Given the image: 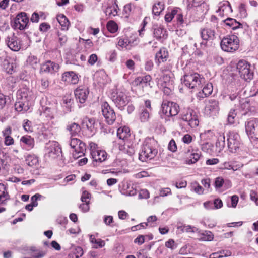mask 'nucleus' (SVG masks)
<instances>
[{"mask_svg":"<svg viewBox=\"0 0 258 258\" xmlns=\"http://www.w3.org/2000/svg\"><path fill=\"white\" fill-rule=\"evenodd\" d=\"M157 154V142L152 138H146L141 146L139 154V160L142 162H147L154 159Z\"/></svg>","mask_w":258,"mask_h":258,"instance_id":"obj_1","label":"nucleus"},{"mask_svg":"<svg viewBox=\"0 0 258 258\" xmlns=\"http://www.w3.org/2000/svg\"><path fill=\"white\" fill-rule=\"evenodd\" d=\"M181 81L187 88L199 90L202 87L205 79L198 73H192L184 75Z\"/></svg>","mask_w":258,"mask_h":258,"instance_id":"obj_2","label":"nucleus"},{"mask_svg":"<svg viewBox=\"0 0 258 258\" xmlns=\"http://www.w3.org/2000/svg\"><path fill=\"white\" fill-rule=\"evenodd\" d=\"M220 45L222 49L225 51H234L239 46L238 38L234 35L227 36L222 39Z\"/></svg>","mask_w":258,"mask_h":258,"instance_id":"obj_3","label":"nucleus"},{"mask_svg":"<svg viewBox=\"0 0 258 258\" xmlns=\"http://www.w3.org/2000/svg\"><path fill=\"white\" fill-rule=\"evenodd\" d=\"M237 70L240 77L245 81L251 80L253 78V72L251 66L244 60H240L237 64Z\"/></svg>","mask_w":258,"mask_h":258,"instance_id":"obj_4","label":"nucleus"},{"mask_svg":"<svg viewBox=\"0 0 258 258\" xmlns=\"http://www.w3.org/2000/svg\"><path fill=\"white\" fill-rule=\"evenodd\" d=\"M181 119L183 121L187 122V124L192 128L197 127L199 123L198 116L197 112L191 108H185L181 113Z\"/></svg>","mask_w":258,"mask_h":258,"instance_id":"obj_5","label":"nucleus"},{"mask_svg":"<svg viewBox=\"0 0 258 258\" xmlns=\"http://www.w3.org/2000/svg\"><path fill=\"white\" fill-rule=\"evenodd\" d=\"M246 133L251 142L258 141V118L247 120L245 124Z\"/></svg>","mask_w":258,"mask_h":258,"instance_id":"obj_6","label":"nucleus"},{"mask_svg":"<svg viewBox=\"0 0 258 258\" xmlns=\"http://www.w3.org/2000/svg\"><path fill=\"white\" fill-rule=\"evenodd\" d=\"M227 142L230 152L235 153L240 147V136L236 132L230 131L227 134Z\"/></svg>","mask_w":258,"mask_h":258,"instance_id":"obj_7","label":"nucleus"},{"mask_svg":"<svg viewBox=\"0 0 258 258\" xmlns=\"http://www.w3.org/2000/svg\"><path fill=\"white\" fill-rule=\"evenodd\" d=\"M111 99L116 106L120 110L128 103L130 99L126 94L122 91H117L112 93Z\"/></svg>","mask_w":258,"mask_h":258,"instance_id":"obj_8","label":"nucleus"},{"mask_svg":"<svg viewBox=\"0 0 258 258\" xmlns=\"http://www.w3.org/2000/svg\"><path fill=\"white\" fill-rule=\"evenodd\" d=\"M101 109L102 115L105 118L106 122L109 125L112 124L116 118L114 110L105 101L102 103Z\"/></svg>","mask_w":258,"mask_h":258,"instance_id":"obj_9","label":"nucleus"},{"mask_svg":"<svg viewBox=\"0 0 258 258\" xmlns=\"http://www.w3.org/2000/svg\"><path fill=\"white\" fill-rule=\"evenodd\" d=\"M161 109L163 114L166 116H174L178 113L179 106L173 102H163L161 105Z\"/></svg>","mask_w":258,"mask_h":258,"instance_id":"obj_10","label":"nucleus"},{"mask_svg":"<svg viewBox=\"0 0 258 258\" xmlns=\"http://www.w3.org/2000/svg\"><path fill=\"white\" fill-rule=\"evenodd\" d=\"M29 23V17L25 12L19 13L14 19L12 27L15 29L23 30Z\"/></svg>","mask_w":258,"mask_h":258,"instance_id":"obj_11","label":"nucleus"},{"mask_svg":"<svg viewBox=\"0 0 258 258\" xmlns=\"http://www.w3.org/2000/svg\"><path fill=\"white\" fill-rule=\"evenodd\" d=\"M46 149L48 156L51 159L56 158L62 153L59 144L55 141L49 142L47 143Z\"/></svg>","mask_w":258,"mask_h":258,"instance_id":"obj_12","label":"nucleus"},{"mask_svg":"<svg viewBox=\"0 0 258 258\" xmlns=\"http://www.w3.org/2000/svg\"><path fill=\"white\" fill-rule=\"evenodd\" d=\"M5 41L8 46L13 51H18L21 48L20 42L14 33L11 34L8 36Z\"/></svg>","mask_w":258,"mask_h":258,"instance_id":"obj_13","label":"nucleus"},{"mask_svg":"<svg viewBox=\"0 0 258 258\" xmlns=\"http://www.w3.org/2000/svg\"><path fill=\"white\" fill-rule=\"evenodd\" d=\"M170 68H168L167 70H163V75L159 79V83L163 88H167L169 90V88L172 87L173 81L171 80L170 73L169 72Z\"/></svg>","mask_w":258,"mask_h":258,"instance_id":"obj_14","label":"nucleus"},{"mask_svg":"<svg viewBox=\"0 0 258 258\" xmlns=\"http://www.w3.org/2000/svg\"><path fill=\"white\" fill-rule=\"evenodd\" d=\"M201 37L203 40L211 41L216 38L215 27H206L200 30Z\"/></svg>","mask_w":258,"mask_h":258,"instance_id":"obj_15","label":"nucleus"},{"mask_svg":"<svg viewBox=\"0 0 258 258\" xmlns=\"http://www.w3.org/2000/svg\"><path fill=\"white\" fill-rule=\"evenodd\" d=\"M89 91L88 88L84 86H79L74 92L76 99L80 103H84L88 97Z\"/></svg>","mask_w":258,"mask_h":258,"instance_id":"obj_16","label":"nucleus"},{"mask_svg":"<svg viewBox=\"0 0 258 258\" xmlns=\"http://www.w3.org/2000/svg\"><path fill=\"white\" fill-rule=\"evenodd\" d=\"M92 159L93 160V165L98 166L99 163L104 161L106 158L107 154L104 150H98L91 152Z\"/></svg>","mask_w":258,"mask_h":258,"instance_id":"obj_17","label":"nucleus"},{"mask_svg":"<svg viewBox=\"0 0 258 258\" xmlns=\"http://www.w3.org/2000/svg\"><path fill=\"white\" fill-rule=\"evenodd\" d=\"M70 145L77 153L83 154L84 151L86 150L85 144L76 138H71Z\"/></svg>","mask_w":258,"mask_h":258,"instance_id":"obj_18","label":"nucleus"},{"mask_svg":"<svg viewBox=\"0 0 258 258\" xmlns=\"http://www.w3.org/2000/svg\"><path fill=\"white\" fill-rule=\"evenodd\" d=\"M53 111L54 110L50 107L41 105L38 110V112L42 118L49 120L54 117Z\"/></svg>","mask_w":258,"mask_h":258,"instance_id":"obj_19","label":"nucleus"},{"mask_svg":"<svg viewBox=\"0 0 258 258\" xmlns=\"http://www.w3.org/2000/svg\"><path fill=\"white\" fill-rule=\"evenodd\" d=\"M153 29V36L157 40L160 42H163L167 38V31L164 28L160 26H154Z\"/></svg>","mask_w":258,"mask_h":258,"instance_id":"obj_20","label":"nucleus"},{"mask_svg":"<svg viewBox=\"0 0 258 258\" xmlns=\"http://www.w3.org/2000/svg\"><path fill=\"white\" fill-rule=\"evenodd\" d=\"M218 102L214 99H210L205 107V111L207 114L212 116L216 115L219 110Z\"/></svg>","mask_w":258,"mask_h":258,"instance_id":"obj_21","label":"nucleus"},{"mask_svg":"<svg viewBox=\"0 0 258 258\" xmlns=\"http://www.w3.org/2000/svg\"><path fill=\"white\" fill-rule=\"evenodd\" d=\"M62 80L68 84H76L78 82L79 78L74 72L69 71L62 74Z\"/></svg>","mask_w":258,"mask_h":258,"instance_id":"obj_22","label":"nucleus"},{"mask_svg":"<svg viewBox=\"0 0 258 258\" xmlns=\"http://www.w3.org/2000/svg\"><path fill=\"white\" fill-rule=\"evenodd\" d=\"M151 80V76L148 75L145 76L136 78L133 82V84L136 86H141L142 87H144L148 85H150Z\"/></svg>","mask_w":258,"mask_h":258,"instance_id":"obj_23","label":"nucleus"},{"mask_svg":"<svg viewBox=\"0 0 258 258\" xmlns=\"http://www.w3.org/2000/svg\"><path fill=\"white\" fill-rule=\"evenodd\" d=\"M59 68V66L57 63L51 61H47L42 66L41 70L42 72L53 73L58 71Z\"/></svg>","mask_w":258,"mask_h":258,"instance_id":"obj_24","label":"nucleus"},{"mask_svg":"<svg viewBox=\"0 0 258 258\" xmlns=\"http://www.w3.org/2000/svg\"><path fill=\"white\" fill-rule=\"evenodd\" d=\"M29 103L27 101L20 100L15 104V109L19 112L24 111H27L29 109Z\"/></svg>","mask_w":258,"mask_h":258,"instance_id":"obj_25","label":"nucleus"},{"mask_svg":"<svg viewBox=\"0 0 258 258\" xmlns=\"http://www.w3.org/2000/svg\"><path fill=\"white\" fill-rule=\"evenodd\" d=\"M18 95L19 96L18 99L27 101L29 102L31 99V92L27 88H23L20 90L18 93Z\"/></svg>","mask_w":258,"mask_h":258,"instance_id":"obj_26","label":"nucleus"},{"mask_svg":"<svg viewBox=\"0 0 258 258\" xmlns=\"http://www.w3.org/2000/svg\"><path fill=\"white\" fill-rule=\"evenodd\" d=\"M67 130L69 132L72 137L77 135L80 132V125L75 122L71 123L67 126Z\"/></svg>","mask_w":258,"mask_h":258,"instance_id":"obj_27","label":"nucleus"},{"mask_svg":"<svg viewBox=\"0 0 258 258\" xmlns=\"http://www.w3.org/2000/svg\"><path fill=\"white\" fill-rule=\"evenodd\" d=\"M136 7L131 3L125 5L123 7V13L125 17L128 18L130 16L134 15L136 13Z\"/></svg>","mask_w":258,"mask_h":258,"instance_id":"obj_28","label":"nucleus"},{"mask_svg":"<svg viewBox=\"0 0 258 258\" xmlns=\"http://www.w3.org/2000/svg\"><path fill=\"white\" fill-rule=\"evenodd\" d=\"M168 57V51L165 48H163L158 51L155 56L156 59H157V62L160 63L165 61Z\"/></svg>","mask_w":258,"mask_h":258,"instance_id":"obj_29","label":"nucleus"},{"mask_svg":"<svg viewBox=\"0 0 258 258\" xmlns=\"http://www.w3.org/2000/svg\"><path fill=\"white\" fill-rule=\"evenodd\" d=\"M21 142L26 147L27 150L32 149L34 146V139L30 136H24L21 137Z\"/></svg>","mask_w":258,"mask_h":258,"instance_id":"obj_30","label":"nucleus"},{"mask_svg":"<svg viewBox=\"0 0 258 258\" xmlns=\"http://www.w3.org/2000/svg\"><path fill=\"white\" fill-rule=\"evenodd\" d=\"M117 137L121 140H124L130 136V131L125 126L119 128L117 131Z\"/></svg>","mask_w":258,"mask_h":258,"instance_id":"obj_31","label":"nucleus"},{"mask_svg":"<svg viewBox=\"0 0 258 258\" xmlns=\"http://www.w3.org/2000/svg\"><path fill=\"white\" fill-rule=\"evenodd\" d=\"M57 20L61 25L62 30H68L70 23L68 19L63 14L58 15L57 17Z\"/></svg>","mask_w":258,"mask_h":258,"instance_id":"obj_32","label":"nucleus"},{"mask_svg":"<svg viewBox=\"0 0 258 258\" xmlns=\"http://www.w3.org/2000/svg\"><path fill=\"white\" fill-rule=\"evenodd\" d=\"M0 61H2V66L3 69L8 74H12L14 72V67L13 63H10L6 58L3 60L0 57Z\"/></svg>","mask_w":258,"mask_h":258,"instance_id":"obj_33","label":"nucleus"},{"mask_svg":"<svg viewBox=\"0 0 258 258\" xmlns=\"http://www.w3.org/2000/svg\"><path fill=\"white\" fill-rule=\"evenodd\" d=\"M25 161L30 167H35L38 164V158L35 155H27Z\"/></svg>","mask_w":258,"mask_h":258,"instance_id":"obj_34","label":"nucleus"},{"mask_svg":"<svg viewBox=\"0 0 258 258\" xmlns=\"http://www.w3.org/2000/svg\"><path fill=\"white\" fill-rule=\"evenodd\" d=\"M225 144V136L224 134L220 135L216 142V147L220 152L223 150Z\"/></svg>","mask_w":258,"mask_h":258,"instance_id":"obj_35","label":"nucleus"},{"mask_svg":"<svg viewBox=\"0 0 258 258\" xmlns=\"http://www.w3.org/2000/svg\"><path fill=\"white\" fill-rule=\"evenodd\" d=\"M179 10H180L179 8H176L172 9L171 11L168 12L165 15V21L167 23L170 22L174 17L175 15L177 14Z\"/></svg>","mask_w":258,"mask_h":258,"instance_id":"obj_36","label":"nucleus"},{"mask_svg":"<svg viewBox=\"0 0 258 258\" xmlns=\"http://www.w3.org/2000/svg\"><path fill=\"white\" fill-rule=\"evenodd\" d=\"M164 9V4L161 2H158L153 6L152 13L156 16H159Z\"/></svg>","mask_w":258,"mask_h":258,"instance_id":"obj_37","label":"nucleus"},{"mask_svg":"<svg viewBox=\"0 0 258 258\" xmlns=\"http://www.w3.org/2000/svg\"><path fill=\"white\" fill-rule=\"evenodd\" d=\"M150 118L149 110L147 109L142 108L141 109L140 113V119L142 122H146L148 121Z\"/></svg>","mask_w":258,"mask_h":258,"instance_id":"obj_38","label":"nucleus"},{"mask_svg":"<svg viewBox=\"0 0 258 258\" xmlns=\"http://www.w3.org/2000/svg\"><path fill=\"white\" fill-rule=\"evenodd\" d=\"M85 123H86L87 129L94 134L95 132V119L94 118H86V120H84L83 122V124Z\"/></svg>","mask_w":258,"mask_h":258,"instance_id":"obj_39","label":"nucleus"},{"mask_svg":"<svg viewBox=\"0 0 258 258\" xmlns=\"http://www.w3.org/2000/svg\"><path fill=\"white\" fill-rule=\"evenodd\" d=\"M213 92V85L211 83H207L205 85L202 89V94L204 96L201 95V97H207L211 94Z\"/></svg>","mask_w":258,"mask_h":258,"instance_id":"obj_40","label":"nucleus"},{"mask_svg":"<svg viewBox=\"0 0 258 258\" xmlns=\"http://www.w3.org/2000/svg\"><path fill=\"white\" fill-rule=\"evenodd\" d=\"M110 9H113V12L115 13V16L118 15V12L120 10L118 4H117L116 0H113L112 5H108L107 8L104 10V12L105 14L108 12V10Z\"/></svg>","mask_w":258,"mask_h":258,"instance_id":"obj_41","label":"nucleus"},{"mask_svg":"<svg viewBox=\"0 0 258 258\" xmlns=\"http://www.w3.org/2000/svg\"><path fill=\"white\" fill-rule=\"evenodd\" d=\"M107 30L112 33H115L118 30L117 24L113 20H110L107 22L106 25Z\"/></svg>","mask_w":258,"mask_h":258,"instance_id":"obj_42","label":"nucleus"},{"mask_svg":"<svg viewBox=\"0 0 258 258\" xmlns=\"http://www.w3.org/2000/svg\"><path fill=\"white\" fill-rule=\"evenodd\" d=\"M200 154L198 152H193L191 154V156H189L188 159L186 160L187 164H193L196 163L200 158Z\"/></svg>","mask_w":258,"mask_h":258,"instance_id":"obj_43","label":"nucleus"},{"mask_svg":"<svg viewBox=\"0 0 258 258\" xmlns=\"http://www.w3.org/2000/svg\"><path fill=\"white\" fill-rule=\"evenodd\" d=\"M237 114L235 109H231L227 117V122L229 124H232L235 122V118Z\"/></svg>","mask_w":258,"mask_h":258,"instance_id":"obj_44","label":"nucleus"},{"mask_svg":"<svg viewBox=\"0 0 258 258\" xmlns=\"http://www.w3.org/2000/svg\"><path fill=\"white\" fill-rule=\"evenodd\" d=\"M178 229H180L183 232H195L197 231V228L190 225H183L178 227Z\"/></svg>","mask_w":258,"mask_h":258,"instance_id":"obj_45","label":"nucleus"},{"mask_svg":"<svg viewBox=\"0 0 258 258\" xmlns=\"http://www.w3.org/2000/svg\"><path fill=\"white\" fill-rule=\"evenodd\" d=\"M27 61L34 68H35L38 64V63L39 62V60L37 58V57L33 55H31L28 57Z\"/></svg>","mask_w":258,"mask_h":258,"instance_id":"obj_46","label":"nucleus"},{"mask_svg":"<svg viewBox=\"0 0 258 258\" xmlns=\"http://www.w3.org/2000/svg\"><path fill=\"white\" fill-rule=\"evenodd\" d=\"M213 145L211 143L207 142L202 145V150L203 151L208 153L211 154L212 151Z\"/></svg>","mask_w":258,"mask_h":258,"instance_id":"obj_47","label":"nucleus"},{"mask_svg":"<svg viewBox=\"0 0 258 258\" xmlns=\"http://www.w3.org/2000/svg\"><path fill=\"white\" fill-rule=\"evenodd\" d=\"M90 242L92 243L96 244L99 247H102L105 245V242L101 239H96L93 235H91L90 237Z\"/></svg>","mask_w":258,"mask_h":258,"instance_id":"obj_48","label":"nucleus"},{"mask_svg":"<svg viewBox=\"0 0 258 258\" xmlns=\"http://www.w3.org/2000/svg\"><path fill=\"white\" fill-rule=\"evenodd\" d=\"M224 169H228V170H233V171H236L238 169L241 168L243 165H237L236 166L233 165L229 162H225L223 164Z\"/></svg>","mask_w":258,"mask_h":258,"instance_id":"obj_49","label":"nucleus"},{"mask_svg":"<svg viewBox=\"0 0 258 258\" xmlns=\"http://www.w3.org/2000/svg\"><path fill=\"white\" fill-rule=\"evenodd\" d=\"M224 183V180L222 177H218L215 180V187L216 189H219L222 187Z\"/></svg>","mask_w":258,"mask_h":258,"instance_id":"obj_50","label":"nucleus"},{"mask_svg":"<svg viewBox=\"0 0 258 258\" xmlns=\"http://www.w3.org/2000/svg\"><path fill=\"white\" fill-rule=\"evenodd\" d=\"M194 152L193 150L191 151L189 147L185 148L181 152L182 155L186 158V160L188 159L189 157L191 156V154Z\"/></svg>","mask_w":258,"mask_h":258,"instance_id":"obj_51","label":"nucleus"},{"mask_svg":"<svg viewBox=\"0 0 258 258\" xmlns=\"http://www.w3.org/2000/svg\"><path fill=\"white\" fill-rule=\"evenodd\" d=\"M7 194L5 192V187L2 183H0V201H3L6 198Z\"/></svg>","mask_w":258,"mask_h":258,"instance_id":"obj_52","label":"nucleus"},{"mask_svg":"<svg viewBox=\"0 0 258 258\" xmlns=\"http://www.w3.org/2000/svg\"><path fill=\"white\" fill-rule=\"evenodd\" d=\"M202 239L205 241H211L213 239V235L210 231H205L203 234Z\"/></svg>","mask_w":258,"mask_h":258,"instance_id":"obj_53","label":"nucleus"},{"mask_svg":"<svg viewBox=\"0 0 258 258\" xmlns=\"http://www.w3.org/2000/svg\"><path fill=\"white\" fill-rule=\"evenodd\" d=\"M139 199H148L149 198V193L146 189L141 190L138 195Z\"/></svg>","mask_w":258,"mask_h":258,"instance_id":"obj_54","label":"nucleus"},{"mask_svg":"<svg viewBox=\"0 0 258 258\" xmlns=\"http://www.w3.org/2000/svg\"><path fill=\"white\" fill-rule=\"evenodd\" d=\"M6 96L2 93H0V111H1L6 106Z\"/></svg>","mask_w":258,"mask_h":258,"instance_id":"obj_55","label":"nucleus"},{"mask_svg":"<svg viewBox=\"0 0 258 258\" xmlns=\"http://www.w3.org/2000/svg\"><path fill=\"white\" fill-rule=\"evenodd\" d=\"M238 8L241 16L244 17H246L247 15V13L245 8V5L244 4L241 3L239 6Z\"/></svg>","mask_w":258,"mask_h":258,"instance_id":"obj_56","label":"nucleus"},{"mask_svg":"<svg viewBox=\"0 0 258 258\" xmlns=\"http://www.w3.org/2000/svg\"><path fill=\"white\" fill-rule=\"evenodd\" d=\"M50 28V26L47 23H42L39 26V30L40 31L45 32Z\"/></svg>","mask_w":258,"mask_h":258,"instance_id":"obj_57","label":"nucleus"},{"mask_svg":"<svg viewBox=\"0 0 258 258\" xmlns=\"http://www.w3.org/2000/svg\"><path fill=\"white\" fill-rule=\"evenodd\" d=\"M168 148L171 151L174 152L177 150V146L174 140H171L168 144Z\"/></svg>","mask_w":258,"mask_h":258,"instance_id":"obj_58","label":"nucleus"},{"mask_svg":"<svg viewBox=\"0 0 258 258\" xmlns=\"http://www.w3.org/2000/svg\"><path fill=\"white\" fill-rule=\"evenodd\" d=\"M41 197V195L38 194H35L31 198V203L34 206H37L38 205L37 200L40 199Z\"/></svg>","mask_w":258,"mask_h":258,"instance_id":"obj_59","label":"nucleus"},{"mask_svg":"<svg viewBox=\"0 0 258 258\" xmlns=\"http://www.w3.org/2000/svg\"><path fill=\"white\" fill-rule=\"evenodd\" d=\"M91 198V194L87 191L83 192L81 197V200L82 202H89L87 201V199H90Z\"/></svg>","mask_w":258,"mask_h":258,"instance_id":"obj_60","label":"nucleus"},{"mask_svg":"<svg viewBox=\"0 0 258 258\" xmlns=\"http://www.w3.org/2000/svg\"><path fill=\"white\" fill-rule=\"evenodd\" d=\"M148 226V223H141L139 225L136 226H133L132 227V231H135L137 230H140L141 229H144Z\"/></svg>","mask_w":258,"mask_h":258,"instance_id":"obj_61","label":"nucleus"},{"mask_svg":"<svg viewBox=\"0 0 258 258\" xmlns=\"http://www.w3.org/2000/svg\"><path fill=\"white\" fill-rule=\"evenodd\" d=\"M104 222L106 225H111V224L113 222V218L112 216H105L104 218Z\"/></svg>","mask_w":258,"mask_h":258,"instance_id":"obj_62","label":"nucleus"},{"mask_svg":"<svg viewBox=\"0 0 258 258\" xmlns=\"http://www.w3.org/2000/svg\"><path fill=\"white\" fill-rule=\"evenodd\" d=\"M214 209H219L223 206L222 201L219 199H215L213 202Z\"/></svg>","mask_w":258,"mask_h":258,"instance_id":"obj_63","label":"nucleus"},{"mask_svg":"<svg viewBox=\"0 0 258 258\" xmlns=\"http://www.w3.org/2000/svg\"><path fill=\"white\" fill-rule=\"evenodd\" d=\"M153 67V62L151 60H147L145 64V69L147 71H151Z\"/></svg>","mask_w":258,"mask_h":258,"instance_id":"obj_64","label":"nucleus"}]
</instances>
